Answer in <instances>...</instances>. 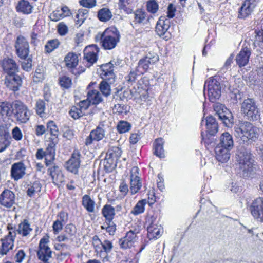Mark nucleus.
<instances>
[{"label":"nucleus","mask_w":263,"mask_h":263,"mask_svg":"<svg viewBox=\"0 0 263 263\" xmlns=\"http://www.w3.org/2000/svg\"><path fill=\"white\" fill-rule=\"evenodd\" d=\"M119 243L121 248L124 249L130 248L134 245V243L125 236L120 239Z\"/></svg>","instance_id":"obj_54"},{"label":"nucleus","mask_w":263,"mask_h":263,"mask_svg":"<svg viewBox=\"0 0 263 263\" xmlns=\"http://www.w3.org/2000/svg\"><path fill=\"white\" fill-rule=\"evenodd\" d=\"M79 4L83 7L92 8L96 5V0H80Z\"/></svg>","instance_id":"obj_62"},{"label":"nucleus","mask_w":263,"mask_h":263,"mask_svg":"<svg viewBox=\"0 0 263 263\" xmlns=\"http://www.w3.org/2000/svg\"><path fill=\"white\" fill-rule=\"evenodd\" d=\"M55 151L54 148L47 146L46 150L45 151L46 154L45 159V165H51L52 164L55 163L54 160L55 159Z\"/></svg>","instance_id":"obj_38"},{"label":"nucleus","mask_w":263,"mask_h":263,"mask_svg":"<svg viewBox=\"0 0 263 263\" xmlns=\"http://www.w3.org/2000/svg\"><path fill=\"white\" fill-rule=\"evenodd\" d=\"M69 114L74 119H78L84 115L83 110H82V109L75 106L71 107L69 111Z\"/></svg>","instance_id":"obj_49"},{"label":"nucleus","mask_w":263,"mask_h":263,"mask_svg":"<svg viewBox=\"0 0 263 263\" xmlns=\"http://www.w3.org/2000/svg\"><path fill=\"white\" fill-rule=\"evenodd\" d=\"M139 233V229H135L134 230H130L126 233L125 237H126V238H128V239L130 240V241L134 243L136 241L137 234Z\"/></svg>","instance_id":"obj_56"},{"label":"nucleus","mask_w":263,"mask_h":263,"mask_svg":"<svg viewBox=\"0 0 263 263\" xmlns=\"http://www.w3.org/2000/svg\"><path fill=\"white\" fill-rule=\"evenodd\" d=\"M159 60V57L156 53H149L144 58L139 60L136 71L139 74L144 73L150 66Z\"/></svg>","instance_id":"obj_10"},{"label":"nucleus","mask_w":263,"mask_h":263,"mask_svg":"<svg viewBox=\"0 0 263 263\" xmlns=\"http://www.w3.org/2000/svg\"><path fill=\"white\" fill-rule=\"evenodd\" d=\"M170 27V21L165 16H161L159 18L156 26V32L160 37L165 40L170 37V34L168 29Z\"/></svg>","instance_id":"obj_11"},{"label":"nucleus","mask_w":263,"mask_h":263,"mask_svg":"<svg viewBox=\"0 0 263 263\" xmlns=\"http://www.w3.org/2000/svg\"><path fill=\"white\" fill-rule=\"evenodd\" d=\"M80 154L78 151H74L71 158L66 162L65 167L66 169L77 174L80 165Z\"/></svg>","instance_id":"obj_17"},{"label":"nucleus","mask_w":263,"mask_h":263,"mask_svg":"<svg viewBox=\"0 0 263 263\" xmlns=\"http://www.w3.org/2000/svg\"><path fill=\"white\" fill-rule=\"evenodd\" d=\"M207 87L209 99L214 102L221 96V86L220 82L214 78H211L205 81L204 86V92Z\"/></svg>","instance_id":"obj_5"},{"label":"nucleus","mask_w":263,"mask_h":263,"mask_svg":"<svg viewBox=\"0 0 263 263\" xmlns=\"http://www.w3.org/2000/svg\"><path fill=\"white\" fill-rule=\"evenodd\" d=\"M138 168L137 167H134L131 170L130 175V192L134 194L138 192L141 187V183L139 177L136 175L138 173Z\"/></svg>","instance_id":"obj_22"},{"label":"nucleus","mask_w":263,"mask_h":263,"mask_svg":"<svg viewBox=\"0 0 263 263\" xmlns=\"http://www.w3.org/2000/svg\"><path fill=\"white\" fill-rule=\"evenodd\" d=\"M26 167L22 161L14 163L11 169V175L15 180L17 181L23 178L25 175Z\"/></svg>","instance_id":"obj_20"},{"label":"nucleus","mask_w":263,"mask_h":263,"mask_svg":"<svg viewBox=\"0 0 263 263\" xmlns=\"http://www.w3.org/2000/svg\"><path fill=\"white\" fill-rule=\"evenodd\" d=\"M87 100L92 104H98L103 101L101 93L97 90H91L88 92Z\"/></svg>","instance_id":"obj_36"},{"label":"nucleus","mask_w":263,"mask_h":263,"mask_svg":"<svg viewBox=\"0 0 263 263\" xmlns=\"http://www.w3.org/2000/svg\"><path fill=\"white\" fill-rule=\"evenodd\" d=\"M5 84L8 88L15 92L18 90L22 85V79L18 75L7 76L5 79Z\"/></svg>","instance_id":"obj_21"},{"label":"nucleus","mask_w":263,"mask_h":263,"mask_svg":"<svg viewBox=\"0 0 263 263\" xmlns=\"http://www.w3.org/2000/svg\"><path fill=\"white\" fill-rule=\"evenodd\" d=\"M241 111L244 117L250 121L257 120L259 118L260 111L253 99H245L241 104Z\"/></svg>","instance_id":"obj_3"},{"label":"nucleus","mask_w":263,"mask_h":263,"mask_svg":"<svg viewBox=\"0 0 263 263\" xmlns=\"http://www.w3.org/2000/svg\"><path fill=\"white\" fill-rule=\"evenodd\" d=\"M13 104L8 102H0V116L11 117L13 113Z\"/></svg>","instance_id":"obj_31"},{"label":"nucleus","mask_w":263,"mask_h":263,"mask_svg":"<svg viewBox=\"0 0 263 263\" xmlns=\"http://www.w3.org/2000/svg\"><path fill=\"white\" fill-rule=\"evenodd\" d=\"M234 135L240 139L237 148L236 159L244 177H254L259 170L255 164L250 150L246 146L257 138L256 128L250 122H241L234 127Z\"/></svg>","instance_id":"obj_1"},{"label":"nucleus","mask_w":263,"mask_h":263,"mask_svg":"<svg viewBox=\"0 0 263 263\" xmlns=\"http://www.w3.org/2000/svg\"><path fill=\"white\" fill-rule=\"evenodd\" d=\"M232 149L234 147L233 137L228 132L223 133L220 136V142L217 144Z\"/></svg>","instance_id":"obj_27"},{"label":"nucleus","mask_w":263,"mask_h":263,"mask_svg":"<svg viewBox=\"0 0 263 263\" xmlns=\"http://www.w3.org/2000/svg\"><path fill=\"white\" fill-rule=\"evenodd\" d=\"M59 34L61 36L65 35L68 31L67 26L64 22H60L57 26Z\"/></svg>","instance_id":"obj_58"},{"label":"nucleus","mask_w":263,"mask_h":263,"mask_svg":"<svg viewBox=\"0 0 263 263\" xmlns=\"http://www.w3.org/2000/svg\"><path fill=\"white\" fill-rule=\"evenodd\" d=\"M65 65L68 70L74 75H79L80 72L76 67L79 62L78 55L74 52H69L64 58Z\"/></svg>","instance_id":"obj_16"},{"label":"nucleus","mask_w":263,"mask_h":263,"mask_svg":"<svg viewBox=\"0 0 263 263\" xmlns=\"http://www.w3.org/2000/svg\"><path fill=\"white\" fill-rule=\"evenodd\" d=\"M2 245L0 247V254L2 256L7 254V253L14 247V241L10 239H5L2 238L1 239Z\"/></svg>","instance_id":"obj_33"},{"label":"nucleus","mask_w":263,"mask_h":263,"mask_svg":"<svg viewBox=\"0 0 263 263\" xmlns=\"http://www.w3.org/2000/svg\"><path fill=\"white\" fill-rule=\"evenodd\" d=\"M95 204V201L91 199L89 195H85L83 196L82 205L88 212H94Z\"/></svg>","instance_id":"obj_37"},{"label":"nucleus","mask_w":263,"mask_h":263,"mask_svg":"<svg viewBox=\"0 0 263 263\" xmlns=\"http://www.w3.org/2000/svg\"><path fill=\"white\" fill-rule=\"evenodd\" d=\"M147 226V237L149 240L159 238L163 232V229L161 225L156 223V218L154 216H148L146 219Z\"/></svg>","instance_id":"obj_7"},{"label":"nucleus","mask_w":263,"mask_h":263,"mask_svg":"<svg viewBox=\"0 0 263 263\" xmlns=\"http://www.w3.org/2000/svg\"><path fill=\"white\" fill-rule=\"evenodd\" d=\"M48 172L51 177L53 183L56 185L64 181V177L59 167L55 164L47 165Z\"/></svg>","instance_id":"obj_18"},{"label":"nucleus","mask_w":263,"mask_h":263,"mask_svg":"<svg viewBox=\"0 0 263 263\" xmlns=\"http://www.w3.org/2000/svg\"><path fill=\"white\" fill-rule=\"evenodd\" d=\"M49 18L52 21L57 22L63 18V17L61 10L56 9L50 14Z\"/></svg>","instance_id":"obj_60"},{"label":"nucleus","mask_w":263,"mask_h":263,"mask_svg":"<svg viewBox=\"0 0 263 263\" xmlns=\"http://www.w3.org/2000/svg\"><path fill=\"white\" fill-rule=\"evenodd\" d=\"M97 16L100 21L106 22L111 18L112 13L109 9L103 8L98 11Z\"/></svg>","instance_id":"obj_39"},{"label":"nucleus","mask_w":263,"mask_h":263,"mask_svg":"<svg viewBox=\"0 0 263 263\" xmlns=\"http://www.w3.org/2000/svg\"><path fill=\"white\" fill-rule=\"evenodd\" d=\"M12 138L16 141H20L23 138V134L18 126H15L12 130Z\"/></svg>","instance_id":"obj_57"},{"label":"nucleus","mask_w":263,"mask_h":263,"mask_svg":"<svg viewBox=\"0 0 263 263\" xmlns=\"http://www.w3.org/2000/svg\"><path fill=\"white\" fill-rule=\"evenodd\" d=\"M13 114L16 120L20 123H26L31 116L27 105L20 101H15L13 103Z\"/></svg>","instance_id":"obj_4"},{"label":"nucleus","mask_w":263,"mask_h":263,"mask_svg":"<svg viewBox=\"0 0 263 263\" xmlns=\"http://www.w3.org/2000/svg\"><path fill=\"white\" fill-rule=\"evenodd\" d=\"M106 226L105 224L101 226V228L102 229H105L106 231L110 235H114L116 230V226L114 223L112 221L109 222H106Z\"/></svg>","instance_id":"obj_53"},{"label":"nucleus","mask_w":263,"mask_h":263,"mask_svg":"<svg viewBox=\"0 0 263 263\" xmlns=\"http://www.w3.org/2000/svg\"><path fill=\"white\" fill-rule=\"evenodd\" d=\"M99 38L102 47L105 50L115 48L120 41V35L116 28H107L102 33H98L96 39Z\"/></svg>","instance_id":"obj_2"},{"label":"nucleus","mask_w":263,"mask_h":263,"mask_svg":"<svg viewBox=\"0 0 263 263\" xmlns=\"http://www.w3.org/2000/svg\"><path fill=\"white\" fill-rule=\"evenodd\" d=\"M4 71L8 76L16 75L18 71V66L15 61L12 59H5L2 62Z\"/></svg>","instance_id":"obj_19"},{"label":"nucleus","mask_w":263,"mask_h":263,"mask_svg":"<svg viewBox=\"0 0 263 263\" xmlns=\"http://www.w3.org/2000/svg\"><path fill=\"white\" fill-rule=\"evenodd\" d=\"M131 127V124L125 121H119L117 126V130L120 134L125 133L129 131Z\"/></svg>","instance_id":"obj_47"},{"label":"nucleus","mask_w":263,"mask_h":263,"mask_svg":"<svg viewBox=\"0 0 263 263\" xmlns=\"http://www.w3.org/2000/svg\"><path fill=\"white\" fill-rule=\"evenodd\" d=\"M64 232L68 237H71L75 234L76 229L72 224H67L65 228Z\"/></svg>","instance_id":"obj_63"},{"label":"nucleus","mask_w":263,"mask_h":263,"mask_svg":"<svg viewBox=\"0 0 263 263\" xmlns=\"http://www.w3.org/2000/svg\"><path fill=\"white\" fill-rule=\"evenodd\" d=\"M105 136L104 126L103 124H99L95 129L90 132L89 135L86 138L85 144L89 146L93 141H99L102 140Z\"/></svg>","instance_id":"obj_14"},{"label":"nucleus","mask_w":263,"mask_h":263,"mask_svg":"<svg viewBox=\"0 0 263 263\" xmlns=\"http://www.w3.org/2000/svg\"><path fill=\"white\" fill-rule=\"evenodd\" d=\"M60 45L58 39H53L48 41L45 46L46 52L50 53L57 49Z\"/></svg>","instance_id":"obj_45"},{"label":"nucleus","mask_w":263,"mask_h":263,"mask_svg":"<svg viewBox=\"0 0 263 263\" xmlns=\"http://www.w3.org/2000/svg\"><path fill=\"white\" fill-rule=\"evenodd\" d=\"M26 253L23 250H19L14 256V260L16 263H22L26 257Z\"/></svg>","instance_id":"obj_61"},{"label":"nucleus","mask_w":263,"mask_h":263,"mask_svg":"<svg viewBox=\"0 0 263 263\" xmlns=\"http://www.w3.org/2000/svg\"><path fill=\"white\" fill-rule=\"evenodd\" d=\"M100 90L102 94L107 97L111 93L110 86L109 84L104 81H102L99 84Z\"/></svg>","instance_id":"obj_48"},{"label":"nucleus","mask_w":263,"mask_h":263,"mask_svg":"<svg viewBox=\"0 0 263 263\" xmlns=\"http://www.w3.org/2000/svg\"><path fill=\"white\" fill-rule=\"evenodd\" d=\"M15 48L16 54L20 58L25 59L28 58L30 52L29 45L25 37L22 35L17 37L15 43Z\"/></svg>","instance_id":"obj_9"},{"label":"nucleus","mask_w":263,"mask_h":263,"mask_svg":"<svg viewBox=\"0 0 263 263\" xmlns=\"http://www.w3.org/2000/svg\"><path fill=\"white\" fill-rule=\"evenodd\" d=\"M32 230L33 229L31 228L28 220L24 219L22 222L19 223L16 231L17 233L20 235L22 237L27 238L29 236Z\"/></svg>","instance_id":"obj_26"},{"label":"nucleus","mask_w":263,"mask_h":263,"mask_svg":"<svg viewBox=\"0 0 263 263\" xmlns=\"http://www.w3.org/2000/svg\"><path fill=\"white\" fill-rule=\"evenodd\" d=\"M104 163V168L106 172H110L112 171L114 167L113 166V159L112 158L106 156Z\"/></svg>","instance_id":"obj_59"},{"label":"nucleus","mask_w":263,"mask_h":263,"mask_svg":"<svg viewBox=\"0 0 263 263\" xmlns=\"http://www.w3.org/2000/svg\"><path fill=\"white\" fill-rule=\"evenodd\" d=\"M45 103L43 100L39 99L36 101L35 109L36 113L40 117H43L45 115Z\"/></svg>","instance_id":"obj_43"},{"label":"nucleus","mask_w":263,"mask_h":263,"mask_svg":"<svg viewBox=\"0 0 263 263\" xmlns=\"http://www.w3.org/2000/svg\"><path fill=\"white\" fill-rule=\"evenodd\" d=\"M259 0H245L239 9L238 17L246 18L254 11Z\"/></svg>","instance_id":"obj_13"},{"label":"nucleus","mask_w":263,"mask_h":263,"mask_svg":"<svg viewBox=\"0 0 263 263\" xmlns=\"http://www.w3.org/2000/svg\"><path fill=\"white\" fill-rule=\"evenodd\" d=\"M227 147L217 145L215 147V156L217 160L222 163L226 162L230 157V151Z\"/></svg>","instance_id":"obj_23"},{"label":"nucleus","mask_w":263,"mask_h":263,"mask_svg":"<svg viewBox=\"0 0 263 263\" xmlns=\"http://www.w3.org/2000/svg\"><path fill=\"white\" fill-rule=\"evenodd\" d=\"M248 209L255 219L261 221L263 218V198H258L253 200Z\"/></svg>","instance_id":"obj_12"},{"label":"nucleus","mask_w":263,"mask_h":263,"mask_svg":"<svg viewBox=\"0 0 263 263\" xmlns=\"http://www.w3.org/2000/svg\"><path fill=\"white\" fill-rule=\"evenodd\" d=\"M24 60V61L22 63V68L24 70L28 71L32 67V59L28 58Z\"/></svg>","instance_id":"obj_64"},{"label":"nucleus","mask_w":263,"mask_h":263,"mask_svg":"<svg viewBox=\"0 0 263 263\" xmlns=\"http://www.w3.org/2000/svg\"><path fill=\"white\" fill-rule=\"evenodd\" d=\"M163 139L161 138L156 139L154 144V154L157 157L162 158L165 157L164 151L163 149Z\"/></svg>","instance_id":"obj_34"},{"label":"nucleus","mask_w":263,"mask_h":263,"mask_svg":"<svg viewBox=\"0 0 263 263\" xmlns=\"http://www.w3.org/2000/svg\"><path fill=\"white\" fill-rule=\"evenodd\" d=\"M97 52V49H96V51H94L91 46L87 47L85 48L84 50V60L87 62L86 65L87 67H90L97 62L98 59Z\"/></svg>","instance_id":"obj_24"},{"label":"nucleus","mask_w":263,"mask_h":263,"mask_svg":"<svg viewBox=\"0 0 263 263\" xmlns=\"http://www.w3.org/2000/svg\"><path fill=\"white\" fill-rule=\"evenodd\" d=\"M119 243L121 248L124 249L130 248L134 245V243L125 236L120 239Z\"/></svg>","instance_id":"obj_55"},{"label":"nucleus","mask_w":263,"mask_h":263,"mask_svg":"<svg viewBox=\"0 0 263 263\" xmlns=\"http://www.w3.org/2000/svg\"><path fill=\"white\" fill-rule=\"evenodd\" d=\"M15 204V195L14 193L8 189L4 190L0 195V204L7 209H10Z\"/></svg>","instance_id":"obj_15"},{"label":"nucleus","mask_w":263,"mask_h":263,"mask_svg":"<svg viewBox=\"0 0 263 263\" xmlns=\"http://www.w3.org/2000/svg\"><path fill=\"white\" fill-rule=\"evenodd\" d=\"M41 184L39 181L34 182L27 189V194L29 197H32L35 193L41 191Z\"/></svg>","instance_id":"obj_46"},{"label":"nucleus","mask_w":263,"mask_h":263,"mask_svg":"<svg viewBox=\"0 0 263 263\" xmlns=\"http://www.w3.org/2000/svg\"><path fill=\"white\" fill-rule=\"evenodd\" d=\"M207 132L210 135H215L218 130V124L212 116H208L205 121Z\"/></svg>","instance_id":"obj_29"},{"label":"nucleus","mask_w":263,"mask_h":263,"mask_svg":"<svg viewBox=\"0 0 263 263\" xmlns=\"http://www.w3.org/2000/svg\"><path fill=\"white\" fill-rule=\"evenodd\" d=\"M146 203V199H142L139 201L131 211V213L134 215H137L143 213Z\"/></svg>","instance_id":"obj_41"},{"label":"nucleus","mask_w":263,"mask_h":263,"mask_svg":"<svg viewBox=\"0 0 263 263\" xmlns=\"http://www.w3.org/2000/svg\"><path fill=\"white\" fill-rule=\"evenodd\" d=\"M59 83L63 89H68L72 86V79L69 77L63 76L59 77Z\"/></svg>","instance_id":"obj_44"},{"label":"nucleus","mask_w":263,"mask_h":263,"mask_svg":"<svg viewBox=\"0 0 263 263\" xmlns=\"http://www.w3.org/2000/svg\"><path fill=\"white\" fill-rule=\"evenodd\" d=\"M122 153V151L121 148L118 146H112L107 151L106 153V157L109 158H112L119 159Z\"/></svg>","instance_id":"obj_42"},{"label":"nucleus","mask_w":263,"mask_h":263,"mask_svg":"<svg viewBox=\"0 0 263 263\" xmlns=\"http://www.w3.org/2000/svg\"><path fill=\"white\" fill-rule=\"evenodd\" d=\"M47 130L49 131L50 134L54 137H58L59 129L55 123L53 121L48 122L47 124Z\"/></svg>","instance_id":"obj_50"},{"label":"nucleus","mask_w":263,"mask_h":263,"mask_svg":"<svg viewBox=\"0 0 263 263\" xmlns=\"http://www.w3.org/2000/svg\"><path fill=\"white\" fill-rule=\"evenodd\" d=\"M49 236H44L40 240L37 251L38 258L42 261H49L52 258V251L48 246Z\"/></svg>","instance_id":"obj_8"},{"label":"nucleus","mask_w":263,"mask_h":263,"mask_svg":"<svg viewBox=\"0 0 263 263\" xmlns=\"http://www.w3.org/2000/svg\"><path fill=\"white\" fill-rule=\"evenodd\" d=\"M89 11L87 9H80L78 10L74 18L76 25L77 27H80L88 16Z\"/></svg>","instance_id":"obj_32"},{"label":"nucleus","mask_w":263,"mask_h":263,"mask_svg":"<svg viewBox=\"0 0 263 263\" xmlns=\"http://www.w3.org/2000/svg\"><path fill=\"white\" fill-rule=\"evenodd\" d=\"M114 65L110 62L103 64L101 67V76L103 79H110L114 78Z\"/></svg>","instance_id":"obj_28"},{"label":"nucleus","mask_w":263,"mask_h":263,"mask_svg":"<svg viewBox=\"0 0 263 263\" xmlns=\"http://www.w3.org/2000/svg\"><path fill=\"white\" fill-rule=\"evenodd\" d=\"M100 245L102 248L103 253L105 252L107 254L111 251L113 248L112 242L108 240H104L103 241H102Z\"/></svg>","instance_id":"obj_52"},{"label":"nucleus","mask_w":263,"mask_h":263,"mask_svg":"<svg viewBox=\"0 0 263 263\" xmlns=\"http://www.w3.org/2000/svg\"><path fill=\"white\" fill-rule=\"evenodd\" d=\"M148 21L146 13L142 10H137L134 12V21L135 24H145Z\"/></svg>","instance_id":"obj_40"},{"label":"nucleus","mask_w":263,"mask_h":263,"mask_svg":"<svg viewBox=\"0 0 263 263\" xmlns=\"http://www.w3.org/2000/svg\"><path fill=\"white\" fill-rule=\"evenodd\" d=\"M33 7L27 1L21 0L16 6V10L25 14H28L32 12Z\"/></svg>","instance_id":"obj_35"},{"label":"nucleus","mask_w":263,"mask_h":263,"mask_svg":"<svg viewBox=\"0 0 263 263\" xmlns=\"http://www.w3.org/2000/svg\"><path fill=\"white\" fill-rule=\"evenodd\" d=\"M251 50L247 47H243L236 56V61L240 67L246 65L249 60Z\"/></svg>","instance_id":"obj_25"},{"label":"nucleus","mask_w":263,"mask_h":263,"mask_svg":"<svg viewBox=\"0 0 263 263\" xmlns=\"http://www.w3.org/2000/svg\"><path fill=\"white\" fill-rule=\"evenodd\" d=\"M213 109L215 115L222 121L226 126L231 127L234 123V118L231 112L225 106L219 103L213 105Z\"/></svg>","instance_id":"obj_6"},{"label":"nucleus","mask_w":263,"mask_h":263,"mask_svg":"<svg viewBox=\"0 0 263 263\" xmlns=\"http://www.w3.org/2000/svg\"><path fill=\"white\" fill-rule=\"evenodd\" d=\"M146 6L147 11L152 13H156L159 8L158 3L154 0L148 1Z\"/></svg>","instance_id":"obj_51"},{"label":"nucleus","mask_w":263,"mask_h":263,"mask_svg":"<svg viewBox=\"0 0 263 263\" xmlns=\"http://www.w3.org/2000/svg\"><path fill=\"white\" fill-rule=\"evenodd\" d=\"M102 214L105 217L106 222L110 223L115 216V209L110 204H105L102 209Z\"/></svg>","instance_id":"obj_30"}]
</instances>
